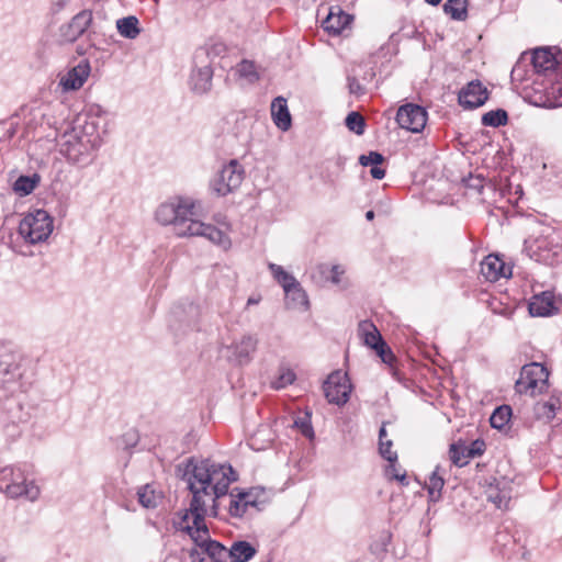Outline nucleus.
<instances>
[{
	"mask_svg": "<svg viewBox=\"0 0 562 562\" xmlns=\"http://www.w3.org/2000/svg\"><path fill=\"white\" fill-rule=\"evenodd\" d=\"M182 479L192 494V512L201 520L205 512L217 515L221 498L227 495L237 476L229 464L190 458L183 465Z\"/></svg>",
	"mask_w": 562,
	"mask_h": 562,
	"instance_id": "1",
	"label": "nucleus"
},
{
	"mask_svg": "<svg viewBox=\"0 0 562 562\" xmlns=\"http://www.w3.org/2000/svg\"><path fill=\"white\" fill-rule=\"evenodd\" d=\"M109 130L110 117L108 112L99 104H91L60 135L58 140L59 151L68 162L87 167L94 160Z\"/></svg>",
	"mask_w": 562,
	"mask_h": 562,
	"instance_id": "2",
	"label": "nucleus"
},
{
	"mask_svg": "<svg viewBox=\"0 0 562 562\" xmlns=\"http://www.w3.org/2000/svg\"><path fill=\"white\" fill-rule=\"evenodd\" d=\"M200 206L201 202L194 198L173 195L157 205L154 220L160 226H171L179 238L204 237L214 245L228 249L232 241L225 232L195 217Z\"/></svg>",
	"mask_w": 562,
	"mask_h": 562,
	"instance_id": "3",
	"label": "nucleus"
},
{
	"mask_svg": "<svg viewBox=\"0 0 562 562\" xmlns=\"http://www.w3.org/2000/svg\"><path fill=\"white\" fill-rule=\"evenodd\" d=\"M562 53L553 52L550 47L536 48L531 56H522L512 70V79L518 81H532L537 86L543 85L562 72Z\"/></svg>",
	"mask_w": 562,
	"mask_h": 562,
	"instance_id": "4",
	"label": "nucleus"
},
{
	"mask_svg": "<svg viewBox=\"0 0 562 562\" xmlns=\"http://www.w3.org/2000/svg\"><path fill=\"white\" fill-rule=\"evenodd\" d=\"M0 492L10 498L24 497L34 502L40 497V487L29 480L20 468L8 465L0 469Z\"/></svg>",
	"mask_w": 562,
	"mask_h": 562,
	"instance_id": "5",
	"label": "nucleus"
},
{
	"mask_svg": "<svg viewBox=\"0 0 562 562\" xmlns=\"http://www.w3.org/2000/svg\"><path fill=\"white\" fill-rule=\"evenodd\" d=\"M525 251L530 259L544 265L558 263L562 258V247L558 241V235L549 227L542 229L538 236L527 238Z\"/></svg>",
	"mask_w": 562,
	"mask_h": 562,
	"instance_id": "6",
	"label": "nucleus"
},
{
	"mask_svg": "<svg viewBox=\"0 0 562 562\" xmlns=\"http://www.w3.org/2000/svg\"><path fill=\"white\" fill-rule=\"evenodd\" d=\"M54 229V220L47 211L38 209L26 213L18 227L19 236L30 245L46 241Z\"/></svg>",
	"mask_w": 562,
	"mask_h": 562,
	"instance_id": "7",
	"label": "nucleus"
},
{
	"mask_svg": "<svg viewBox=\"0 0 562 562\" xmlns=\"http://www.w3.org/2000/svg\"><path fill=\"white\" fill-rule=\"evenodd\" d=\"M268 267L273 278L283 288L285 306L290 310L307 311L310 306L308 297L297 280L279 265L269 263Z\"/></svg>",
	"mask_w": 562,
	"mask_h": 562,
	"instance_id": "8",
	"label": "nucleus"
},
{
	"mask_svg": "<svg viewBox=\"0 0 562 562\" xmlns=\"http://www.w3.org/2000/svg\"><path fill=\"white\" fill-rule=\"evenodd\" d=\"M549 387V372L538 362L525 364L521 368L519 379L516 381V391L519 394L537 396Z\"/></svg>",
	"mask_w": 562,
	"mask_h": 562,
	"instance_id": "9",
	"label": "nucleus"
},
{
	"mask_svg": "<svg viewBox=\"0 0 562 562\" xmlns=\"http://www.w3.org/2000/svg\"><path fill=\"white\" fill-rule=\"evenodd\" d=\"M245 178V168L237 159H231L211 180V189L218 196H226L236 191Z\"/></svg>",
	"mask_w": 562,
	"mask_h": 562,
	"instance_id": "10",
	"label": "nucleus"
},
{
	"mask_svg": "<svg viewBox=\"0 0 562 562\" xmlns=\"http://www.w3.org/2000/svg\"><path fill=\"white\" fill-rule=\"evenodd\" d=\"M327 401L338 406L345 405L351 393V384L347 373L337 370L330 373L323 385Z\"/></svg>",
	"mask_w": 562,
	"mask_h": 562,
	"instance_id": "11",
	"label": "nucleus"
},
{
	"mask_svg": "<svg viewBox=\"0 0 562 562\" xmlns=\"http://www.w3.org/2000/svg\"><path fill=\"white\" fill-rule=\"evenodd\" d=\"M358 334L363 344L373 349L384 363L391 364L395 357L382 339L380 331L371 321H362L358 325Z\"/></svg>",
	"mask_w": 562,
	"mask_h": 562,
	"instance_id": "12",
	"label": "nucleus"
},
{
	"mask_svg": "<svg viewBox=\"0 0 562 562\" xmlns=\"http://www.w3.org/2000/svg\"><path fill=\"white\" fill-rule=\"evenodd\" d=\"M260 491L250 488L248 491L234 488L229 495L228 514L234 518H243L251 508H258Z\"/></svg>",
	"mask_w": 562,
	"mask_h": 562,
	"instance_id": "13",
	"label": "nucleus"
},
{
	"mask_svg": "<svg viewBox=\"0 0 562 562\" xmlns=\"http://www.w3.org/2000/svg\"><path fill=\"white\" fill-rule=\"evenodd\" d=\"M427 111L417 104L407 103L398 108L396 121L398 125L413 133H419L427 123Z\"/></svg>",
	"mask_w": 562,
	"mask_h": 562,
	"instance_id": "14",
	"label": "nucleus"
},
{
	"mask_svg": "<svg viewBox=\"0 0 562 562\" xmlns=\"http://www.w3.org/2000/svg\"><path fill=\"white\" fill-rule=\"evenodd\" d=\"M90 63L82 59L76 66L59 75L58 88L64 93L77 91L83 87L90 76Z\"/></svg>",
	"mask_w": 562,
	"mask_h": 562,
	"instance_id": "15",
	"label": "nucleus"
},
{
	"mask_svg": "<svg viewBox=\"0 0 562 562\" xmlns=\"http://www.w3.org/2000/svg\"><path fill=\"white\" fill-rule=\"evenodd\" d=\"M92 23V11L82 10L68 23L60 27V40L64 43H74L89 29Z\"/></svg>",
	"mask_w": 562,
	"mask_h": 562,
	"instance_id": "16",
	"label": "nucleus"
},
{
	"mask_svg": "<svg viewBox=\"0 0 562 562\" xmlns=\"http://www.w3.org/2000/svg\"><path fill=\"white\" fill-rule=\"evenodd\" d=\"M258 339L250 334L243 335L238 340L227 346L228 359L237 364H246L251 360L252 353L256 351Z\"/></svg>",
	"mask_w": 562,
	"mask_h": 562,
	"instance_id": "17",
	"label": "nucleus"
},
{
	"mask_svg": "<svg viewBox=\"0 0 562 562\" xmlns=\"http://www.w3.org/2000/svg\"><path fill=\"white\" fill-rule=\"evenodd\" d=\"M195 533H198L195 535V544L203 549L212 560L215 562H229V549L217 541L211 540L206 526L198 527Z\"/></svg>",
	"mask_w": 562,
	"mask_h": 562,
	"instance_id": "18",
	"label": "nucleus"
},
{
	"mask_svg": "<svg viewBox=\"0 0 562 562\" xmlns=\"http://www.w3.org/2000/svg\"><path fill=\"white\" fill-rule=\"evenodd\" d=\"M487 99V89L479 80L469 82L460 90L458 95L460 105L468 110L483 105Z\"/></svg>",
	"mask_w": 562,
	"mask_h": 562,
	"instance_id": "19",
	"label": "nucleus"
},
{
	"mask_svg": "<svg viewBox=\"0 0 562 562\" xmlns=\"http://www.w3.org/2000/svg\"><path fill=\"white\" fill-rule=\"evenodd\" d=\"M353 16L346 13L340 7H331L327 16L323 20V29L331 35L341 34L350 26Z\"/></svg>",
	"mask_w": 562,
	"mask_h": 562,
	"instance_id": "20",
	"label": "nucleus"
},
{
	"mask_svg": "<svg viewBox=\"0 0 562 562\" xmlns=\"http://www.w3.org/2000/svg\"><path fill=\"white\" fill-rule=\"evenodd\" d=\"M481 273L486 281L495 282L501 278H509L512 268L496 255L486 256L481 262Z\"/></svg>",
	"mask_w": 562,
	"mask_h": 562,
	"instance_id": "21",
	"label": "nucleus"
},
{
	"mask_svg": "<svg viewBox=\"0 0 562 562\" xmlns=\"http://www.w3.org/2000/svg\"><path fill=\"white\" fill-rule=\"evenodd\" d=\"M210 512H205L201 520L196 519V514L192 512V501L190 502V506L188 509H184L180 512L177 516V518L173 521V525L176 529L186 531L193 541H195V530L198 527L206 526L205 524V517L209 515Z\"/></svg>",
	"mask_w": 562,
	"mask_h": 562,
	"instance_id": "22",
	"label": "nucleus"
},
{
	"mask_svg": "<svg viewBox=\"0 0 562 562\" xmlns=\"http://www.w3.org/2000/svg\"><path fill=\"white\" fill-rule=\"evenodd\" d=\"M562 408V393L551 395L547 401H539L533 405V416L537 420L549 424Z\"/></svg>",
	"mask_w": 562,
	"mask_h": 562,
	"instance_id": "23",
	"label": "nucleus"
},
{
	"mask_svg": "<svg viewBox=\"0 0 562 562\" xmlns=\"http://www.w3.org/2000/svg\"><path fill=\"white\" fill-rule=\"evenodd\" d=\"M557 310L554 294L550 291L533 295L529 302V313L532 316H549Z\"/></svg>",
	"mask_w": 562,
	"mask_h": 562,
	"instance_id": "24",
	"label": "nucleus"
},
{
	"mask_svg": "<svg viewBox=\"0 0 562 562\" xmlns=\"http://www.w3.org/2000/svg\"><path fill=\"white\" fill-rule=\"evenodd\" d=\"M213 69L204 65L192 70L190 76V88L196 94H204L212 88Z\"/></svg>",
	"mask_w": 562,
	"mask_h": 562,
	"instance_id": "25",
	"label": "nucleus"
},
{
	"mask_svg": "<svg viewBox=\"0 0 562 562\" xmlns=\"http://www.w3.org/2000/svg\"><path fill=\"white\" fill-rule=\"evenodd\" d=\"M200 316V307L193 303L182 304L172 310V317L175 322L184 324L190 328H195L198 326Z\"/></svg>",
	"mask_w": 562,
	"mask_h": 562,
	"instance_id": "26",
	"label": "nucleus"
},
{
	"mask_svg": "<svg viewBox=\"0 0 562 562\" xmlns=\"http://www.w3.org/2000/svg\"><path fill=\"white\" fill-rule=\"evenodd\" d=\"M271 115L278 128L285 132L291 127V115L286 100L282 97L276 98L271 103Z\"/></svg>",
	"mask_w": 562,
	"mask_h": 562,
	"instance_id": "27",
	"label": "nucleus"
},
{
	"mask_svg": "<svg viewBox=\"0 0 562 562\" xmlns=\"http://www.w3.org/2000/svg\"><path fill=\"white\" fill-rule=\"evenodd\" d=\"M274 440V434L268 425H261L248 440V446L256 451H261L270 447Z\"/></svg>",
	"mask_w": 562,
	"mask_h": 562,
	"instance_id": "28",
	"label": "nucleus"
},
{
	"mask_svg": "<svg viewBox=\"0 0 562 562\" xmlns=\"http://www.w3.org/2000/svg\"><path fill=\"white\" fill-rule=\"evenodd\" d=\"M257 549L247 541H235L229 548V562H247L255 557Z\"/></svg>",
	"mask_w": 562,
	"mask_h": 562,
	"instance_id": "29",
	"label": "nucleus"
},
{
	"mask_svg": "<svg viewBox=\"0 0 562 562\" xmlns=\"http://www.w3.org/2000/svg\"><path fill=\"white\" fill-rule=\"evenodd\" d=\"M445 486V479H443V472L441 468L438 465L434 470V472L430 474L427 483L426 488L428 492L429 499L431 502H438L441 498V491Z\"/></svg>",
	"mask_w": 562,
	"mask_h": 562,
	"instance_id": "30",
	"label": "nucleus"
},
{
	"mask_svg": "<svg viewBox=\"0 0 562 562\" xmlns=\"http://www.w3.org/2000/svg\"><path fill=\"white\" fill-rule=\"evenodd\" d=\"M41 177L38 173L30 176H20L13 183L12 190L19 196H26L31 194L40 184Z\"/></svg>",
	"mask_w": 562,
	"mask_h": 562,
	"instance_id": "31",
	"label": "nucleus"
},
{
	"mask_svg": "<svg viewBox=\"0 0 562 562\" xmlns=\"http://www.w3.org/2000/svg\"><path fill=\"white\" fill-rule=\"evenodd\" d=\"M468 0H446L443 12L452 20L464 21L468 18Z\"/></svg>",
	"mask_w": 562,
	"mask_h": 562,
	"instance_id": "32",
	"label": "nucleus"
},
{
	"mask_svg": "<svg viewBox=\"0 0 562 562\" xmlns=\"http://www.w3.org/2000/svg\"><path fill=\"white\" fill-rule=\"evenodd\" d=\"M116 29L123 37L130 40L136 38L140 33V29L138 27V20L133 15L119 19L116 21Z\"/></svg>",
	"mask_w": 562,
	"mask_h": 562,
	"instance_id": "33",
	"label": "nucleus"
},
{
	"mask_svg": "<svg viewBox=\"0 0 562 562\" xmlns=\"http://www.w3.org/2000/svg\"><path fill=\"white\" fill-rule=\"evenodd\" d=\"M468 445L460 440L450 446L449 458L454 465L460 468L464 467L471 460V457L468 456Z\"/></svg>",
	"mask_w": 562,
	"mask_h": 562,
	"instance_id": "34",
	"label": "nucleus"
},
{
	"mask_svg": "<svg viewBox=\"0 0 562 562\" xmlns=\"http://www.w3.org/2000/svg\"><path fill=\"white\" fill-rule=\"evenodd\" d=\"M235 74L247 83H254L259 79V74L254 61L244 59L235 67Z\"/></svg>",
	"mask_w": 562,
	"mask_h": 562,
	"instance_id": "35",
	"label": "nucleus"
},
{
	"mask_svg": "<svg viewBox=\"0 0 562 562\" xmlns=\"http://www.w3.org/2000/svg\"><path fill=\"white\" fill-rule=\"evenodd\" d=\"M345 268L341 265H333L329 266L327 263H321L315 268V273L313 278L317 274L329 273V282L333 284L339 285L342 282V277L345 276Z\"/></svg>",
	"mask_w": 562,
	"mask_h": 562,
	"instance_id": "36",
	"label": "nucleus"
},
{
	"mask_svg": "<svg viewBox=\"0 0 562 562\" xmlns=\"http://www.w3.org/2000/svg\"><path fill=\"white\" fill-rule=\"evenodd\" d=\"M507 112L503 109L492 110L482 115L481 122L484 126L499 127L506 125Z\"/></svg>",
	"mask_w": 562,
	"mask_h": 562,
	"instance_id": "37",
	"label": "nucleus"
},
{
	"mask_svg": "<svg viewBox=\"0 0 562 562\" xmlns=\"http://www.w3.org/2000/svg\"><path fill=\"white\" fill-rule=\"evenodd\" d=\"M512 417V408L508 405L497 407L491 415L490 423L493 428H504Z\"/></svg>",
	"mask_w": 562,
	"mask_h": 562,
	"instance_id": "38",
	"label": "nucleus"
},
{
	"mask_svg": "<svg viewBox=\"0 0 562 562\" xmlns=\"http://www.w3.org/2000/svg\"><path fill=\"white\" fill-rule=\"evenodd\" d=\"M510 492L506 488H490L487 498L495 504L497 508H507L510 501Z\"/></svg>",
	"mask_w": 562,
	"mask_h": 562,
	"instance_id": "39",
	"label": "nucleus"
},
{
	"mask_svg": "<svg viewBox=\"0 0 562 562\" xmlns=\"http://www.w3.org/2000/svg\"><path fill=\"white\" fill-rule=\"evenodd\" d=\"M138 502L145 508H154L157 505L159 496L155 493V491L149 486L145 485L137 491Z\"/></svg>",
	"mask_w": 562,
	"mask_h": 562,
	"instance_id": "40",
	"label": "nucleus"
},
{
	"mask_svg": "<svg viewBox=\"0 0 562 562\" xmlns=\"http://www.w3.org/2000/svg\"><path fill=\"white\" fill-rule=\"evenodd\" d=\"M345 123L348 130L353 132L355 134L362 135L364 133L366 122L360 113L350 112L347 115Z\"/></svg>",
	"mask_w": 562,
	"mask_h": 562,
	"instance_id": "41",
	"label": "nucleus"
},
{
	"mask_svg": "<svg viewBox=\"0 0 562 562\" xmlns=\"http://www.w3.org/2000/svg\"><path fill=\"white\" fill-rule=\"evenodd\" d=\"M295 380V373L290 369H281L277 379L272 382V387L276 390L284 389L292 384Z\"/></svg>",
	"mask_w": 562,
	"mask_h": 562,
	"instance_id": "42",
	"label": "nucleus"
},
{
	"mask_svg": "<svg viewBox=\"0 0 562 562\" xmlns=\"http://www.w3.org/2000/svg\"><path fill=\"white\" fill-rule=\"evenodd\" d=\"M294 427H296L304 437L308 439L314 438V429L311 423L310 414H306L304 417L295 419Z\"/></svg>",
	"mask_w": 562,
	"mask_h": 562,
	"instance_id": "43",
	"label": "nucleus"
},
{
	"mask_svg": "<svg viewBox=\"0 0 562 562\" xmlns=\"http://www.w3.org/2000/svg\"><path fill=\"white\" fill-rule=\"evenodd\" d=\"M393 442L392 440L387 439L384 441L379 442V451L382 458H384L389 462H396L397 461V453L396 451L392 450Z\"/></svg>",
	"mask_w": 562,
	"mask_h": 562,
	"instance_id": "44",
	"label": "nucleus"
},
{
	"mask_svg": "<svg viewBox=\"0 0 562 562\" xmlns=\"http://www.w3.org/2000/svg\"><path fill=\"white\" fill-rule=\"evenodd\" d=\"M384 160V157L378 151H370L368 155H362L359 158V161L362 166H376L381 165Z\"/></svg>",
	"mask_w": 562,
	"mask_h": 562,
	"instance_id": "45",
	"label": "nucleus"
},
{
	"mask_svg": "<svg viewBox=\"0 0 562 562\" xmlns=\"http://www.w3.org/2000/svg\"><path fill=\"white\" fill-rule=\"evenodd\" d=\"M468 456H470L471 459L480 457L485 451V442L481 439H476L468 445Z\"/></svg>",
	"mask_w": 562,
	"mask_h": 562,
	"instance_id": "46",
	"label": "nucleus"
},
{
	"mask_svg": "<svg viewBox=\"0 0 562 562\" xmlns=\"http://www.w3.org/2000/svg\"><path fill=\"white\" fill-rule=\"evenodd\" d=\"M395 463L396 462H390V465L386 469V474L389 476H391L392 479H395V480L400 481L402 484H406V482H405L406 474L405 473H401L400 469H397Z\"/></svg>",
	"mask_w": 562,
	"mask_h": 562,
	"instance_id": "47",
	"label": "nucleus"
},
{
	"mask_svg": "<svg viewBox=\"0 0 562 562\" xmlns=\"http://www.w3.org/2000/svg\"><path fill=\"white\" fill-rule=\"evenodd\" d=\"M348 88L350 93L352 94H363L364 88L359 83V81L355 77H348Z\"/></svg>",
	"mask_w": 562,
	"mask_h": 562,
	"instance_id": "48",
	"label": "nucleus"
},
{
	"mask_svg": "<svg viewBox=\"0 0 562 562\" xmlns=\"http://www.w3.org/2000/svg\"><path fill=\"white\" fill-rule=\"evenodd\" d=\"M370 173H371L372 178L378 179V180H381L385 177V170L383 168L379 167V165L373 166L370 170Z\"/></svg>",
	"mask_w": 562,
	"mask_h": 562,
	"instance_id": "49",
	"label": "nucleus"
},
{
	"mask_svg": "<svg viewBox=\"0 0 562 562\" xmlns=\"http://www.w3.org/2000/svg\"><path fill=\"white\" fill-rule=\"evenodd\" d=\"M18 133V121L15 117L11 119L10 128L8 130V134L10 137L14 136Z\"/></svg>",
	"mask_w": 562,
	"mask_h": 562,
	"instance_id": "50",
	"label": "nucleus"
},
{
	"mask_svg": "<svg viewBox=\"0 0 562 562\" xmlns=\"http://www.w3.org/2000/svg\"><path fill=\"white\" fill-rule=\"evenodd\" d=\"M386 429H385V424H383L380 428V431H379V442L380 441H384V440H387L386 438Z\"/></svg>",
	"mask_w": 562,
	"mask_h": 562,
	"instance_id": "51",
	"label": "nucleus"
},
{
	"mask_svg": "<svg viewBox=\"0 0 562 562\" xmlns=\"http://www.w3.org/2000/svg\"><path fill=\"white\" fill-rule=\"evenodd\" d=\"M260 301H261L260 296H250L247 300V306L257 305V304H259Z\"/></svg>",
	"mask_w": 562,
	"mask_h": 562,
	"instance_id": "52",
	"label": "nucleus"
},
{
	"mask_svg": "<svg viewBox=\"0 0 562 562\" xmlns=\"http://www.w3.org/2000/svg\"><path fill=\"white\" fill-rule=\"evenodd\" d=\"M373 217H374V212H373V211H368V212L366 213V218H367L368 221L373 220Z\"/></svg>",
	"mask_w": 562,
	"mask_h": 562,
	"instance_id": "53",
	"label": "nucleus"
},
{
	"mask_svg": "<svg viewBox=\"0 0 562 562\" xmlns=\"http://www.w3.org/2000/svg\"><path fill=\"white\" fill-rule=\"evenodd\" d=\"M428 4H431V5H438L441 0H425Z\"/></svg>",
	"mask_w": 562,
	"mask_h": 562,
	"instance_id": "54",
	"label": "nucleus"
},
{
	"mask_svg": "<svg viewBox=\"0 0 562 562\" xmlns=\"http://www.w3.org/2000/svg\"><path fill=\"white\" fill-rule=\"evenodd\" d=\"M319 276V279L321 280H324V281H329V273H325V274H318Z\"/></svg>",
	"mask_w": 562,
	"mask_h": 562,
	"instance_id": "55",
	"label": "nucleus"
},
{
	"mask_svg": "<svg viewBox=\"0 0 562 562\" xmlns=\"http://www.w3.org/2000/svg\"><path fill=\"white\" fill-rule=\"evenodd\" d=\"M29 114H33L34 116H36V114H35V113H33V111H32V110H30V111H29Z\"/></svg>",
	"mask_w": 562,
	"mask_h": 562,
	"instance_id": "56",
	"label": "nucleus"
}]
</instances>
